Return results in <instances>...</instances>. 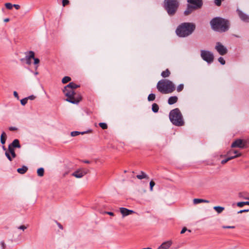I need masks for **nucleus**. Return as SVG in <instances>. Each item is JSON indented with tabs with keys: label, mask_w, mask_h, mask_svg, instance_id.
<instances>
[{
	"label": "nucleus",
	"mask_w": 249,
	"mask_h": 249,
	"mask_svg": "<svg viewBox=\"0 0 249 249\" xmlns=\"http://www.w3.org/2000/svg\"><path fill=\"white\" fill-rule=\"evenodd\" d=\"M210 23L213 30L219 32H225L229 28V21L220 17L213 18L211 21Z\"/></svg>",
	"instance_id": "f257e3e1"
},
{
	"label": "nucleus",
	"mask_w": 249,
	"mask_h": 249,
	"mask_svg": "<svg viewBox=\"0 0 249 249\" xmlns=\"http://www.w3.org/2000/svg\"><path fill=\"white\" fill-rule=\"evenodd\" d=\"M196 26L194 24L184 22L177 27L176 33L179 37H185L192 34Z\"/></svg>",
	"instance_id": "f03ea898"
},
{
	"label": "nucleus",
	"mask_w": 249,
	"mask_h": 249,
	"mask_svg": "<svg viewBox=\"0 0 249 249\" xmlns=\"http://www.w3.org/2000/svg\"><path fill=\"white\" fill-rule=\"evenodd\" d=\"M157 88L160 92L168 94L173 92L175 90V86L169 80L162 79L158 82Z\"/></svg>",
	"instance_id": "7ed1b4c3"
},
{
	"label": "nucleus",
	"mask_w": 249,
	"mask_h": 249,
	"mask_svg": "<svg viewBox=\"0 0 249 249\" xmlns=\"http://www.w3.org/2000/svg\"><path fill=\"white\" fill-rule=\"evenodd\" d=\"M171 122L175 125L182 126L184 124L182 114L178 108L172 110L169 113Z\"/></svg>",
	"instance_id": "20e7f679"
},
{
	"label": "nucleus",
	"mask_w": 249,
	"mask_h": 249,
	"mask_svg": "<svg viewBox=\"0 0 249 249\" xmlns=\"http://www.w3.org/2000/svg\"><path fill=\"white\" fill-rule=\"evenodd\" d=\"M63 92L67 97L66 100L72 104H77L82 99V96L79 93H75L72 89H63Z\"/></svg>",
	"instance_id": "39448f33"
},
{
	"label": "nucleus",
	"mask_w": 249,
	"mask_h": 249,
	"mask_svg": "<svg viewBox=\"0 0 249 249\" xmlns=\"http://www.w3.org/2000/svg\"><path fill=\"white\" fill-rule=\"evenodd\" d=\"M164 8L170 16L174 15L179 6L178 0H164Z\"/></svg>",
	"instance_id": "423d86ee"
},
{
	"label": "nucleus",
	"mask_w": 249,
	"mask_h": 249,
	"mask_svg": "<svg viewBox=\"0 0 249 249\" xmlns=\"http://www.w3.org/2000/svg\"><path fill=\"white\" fill-rule=\"evenodd\" d=\"M20 147V145L18 139L14 140L13 142L9 145L8 151L5 152V154L10 161H12L13 159L16 157L14 148Z\"/></svg>",
	"instance_id": "0eeeda50"
},
{
	"label": "nucleus",
	"mask_w": 249,
	"mask_h": 249,
	"mask_svg": "<svg viewBox=\"0 0 249 249\" xmlns=\"http://www.w3.org/2000/svg\"><path fill=\"white\" fill-rule=\"evenodd\" d=\"M200 56L202 59L208 64H211L213 61L214 56L212 52L202 50L200 51Z\"/></svg>",
	"instance_id": "6e6552de"
},
{
	"label": "nucleus",
	"mask_w": 249,
	"mask_h": 249,
	"mask_svg": "<svg viewBox=\"0 0 249 249\" xmlns=\"http://www.w3.org/2000/svg\"><path fill=\"white\" fill-rule=\"evenodd\" d=\"M231 147H238L241 149L247 147V141L242 139H237L235 140L231 144Z\"/></svg>",
	"instance_id": "1a4fd4ad"
},
{
	"label": "nucleus",
	"mask_w": 249,
	"mask_h": 249,
	"mask_svg": "<svg viewBox=\"0 0 249 249\" xmlns=\"http://www.w3.org/2000/svg\"><path fill=\"white\" fill-rule=\"evenodd\" d=\"M25 57L20 59V61H25L28 65L31 64V59L34 58L35 53L33 51H29L25 53Z\"/></svg>",
	"instance_id": "9d476101"
},
{
	"label": "nucleus",
	"mask_w": 249,
	"mask_h": 249,
	"mask_svg": "<svg viewBox=\"0 0 249 249\" xmlns=\"http://www.w3.org/2000/svg\"><path fill=\"white\" fill-rule=\"evenodd\" d=\"M187 2L194 10L200 8L203 4L202 0H187Z\"/></svg>",
	"instance_id": "9b49d317"
},
{
	"label": "nucleus",
	"mask_w": 249,
	"mask_h": 249,
	"mask_svg": "<svg viewBox=\"0 0 249 249\" xmlns=\"http://www.w3.org/2000/svg\"><path fill=\"white\" fill-rule=\"evenodd\" d=\"M215 49L221 55H225L227 53V49L226 47L223 46L220 42H217Z\"/></svg>",
	"instance_id": "f8f14e48"
},
{
	"label": "nucleus",
	"mask_w": 249,
	"mask_h": 249,
	"mask_svg": "<svg viewBox=\"0 0 249 249\" xmlns=\"http://www.w3.org/2000/svg\"><path fill=\"white\" fill-rule=\"evenodd\" d=\"M120 212L122 214L123 217H125L135 213L133 210H128L124 207H121L120 208Z\"/></svg>",
	"instance_id": "ddd939ff"
},
{
	"label": "nucleus",
	"mask_w": 249,
	"mask_h": 249,
	"mask_svg": "<svg viewBox=\"0 0 249 249\" xmlns=\"http://www.w3.org/2000/svg\"><path fill=\"white\" fill-rule=\"evenodd\" d=\"M238 15L242 20L244 22H249V16L243 13L241 11L237 10Z\"/></svg>",
	"instance_id": "4468645a"
},
{
	"label": "nucleus",
	"mask_w": 249,
	"mask_h": 249,
	"mask_svg": "<svg viewBox=\"0 0 249 249\" xmlns=\"http://www.w3.org/2000/svg\"><path fill=\"white\" fill-rule=\"evenodd\" d=\"M172 244V241L169 240L163 242L157 249H168Z\"/></svg>",
	"instance_id": "2eb2a0df"
},
{
	"label": "nucleus",
	"mask_w": 249,
	"mask_h": 249,
	"mask_svg": "<svg viewBox=\"0 0 249 249\" xmlns=\"http://www.w3.org/2000/svg\"><path fill=\"white\" fill-rule=\"evenodd\" d=\"M79 87H80L79 85H77V84L74 83L73 82H71L68 85H67L66 86H65L64 89H66V90L67 89H69V90L72 89V90H74V89L79 88Z\"/></svg>",
	"instance_id": "dca6fc26"
},
{
	"label": "nucleus",
	"mask_w": 249,
	"mask_h": 249,
	"mask_svg": "<svg viewBox=\"0 0 249 249\" xmlns=\"http://www.w3.org/2000/svg\"><path fill=\"white\" fill-rule=\"evenodd\" d=\"M86 174L87 173L85 172L81 171L80 170H77L72 174V176L75 177L76 178H81Z\"/></svg>",
	"instance_id": "f3484780"
},
{
	"label": "nucleus",
	"mask_w": 249,
	"mask_h": 249,
	"mask_svg": "<svg viewBox=\"0 0 249 249\" xmlns=\"http://www.w3.org/2000/svg\"><path fill=\"white\" fill-rule=\"evenodd\" d=\"M242 155L241 153H239L238 154H237V155H234V156H230L228 158H227V159H225V160H223L221 161V163L222 164H225L226 162H227L228 161L231 160H232L233 159H235L236 158H237V157H240Z\"/></svg>",
	"instance_id": "a211bd4d"
},
{
	"label": "nucleus",
	"mask_w": 249,
	"mask_h": 249,
	"mask_svg": "<svg viewBox=\"0 0 249 249\" xmlns=\"http://www.w3.org/2000/svg\"><path fill=\"white\" fill-rule=\"evenodd\" d=\"M209 202L210 201L208 200L200 198H194L193 199V203L195 205H196L200 203H209Z\"/></svg>",
	"instance_id": "6ab92c4d"
},
{
	"label": "nucleus",
	"mask_w": 249,
	"mask_h": 249,
	"mask_svg": "<svg viewBox=\"0 0 249 249\" xmlns=\"http://www.w3.org/2000/svg\"><path fill=\"white\" fill-rule=\"evenodd\" d=\"M178 97L176 96H171L168 99V103L169 105H173L178 101Z\"/></svg>",
	"instance_id": "aec40b11"
},
{
	"label": "nucleus",
	"mask_w": 249,
	"mask_h": 249,
	"mask_svg": "<svg viewBox=\"0 0 249 249\" xmlns=\"http://www.w3.org/2000/svg\"><path fill=\"white\" fill-rule=\"evenodd\" d=\"M28 170V167L26 166H23L21 168H18L17 171L20 174H24Z\"/></svg>",
	"instance_id": "412c9836"
},
{
	"label": "nucleus",
	"mask_w": 249,
	"mask_h": 249,
	"mask_svg": "<svg viewBox=\"0 0 249 249\" xmlns=\"http://www.w3.org/2000/svg\"><path fill=\"white\" fill-rule=\"evenodd\" d=\"M137 178L139 179H142L143 178H148V176L143 172L141 171L140 175H138L136 176Z\"/></svg>",
	"instance_id": "4be33fe9"
},
{
	"label": "nucleus",
	"mask_w": 249,
	"mask_h": 249,
	"mask_svg": "<svg viewBox=\"0 0 249 249\" xmlns=\"http://www.w3.org/2000/svg\"><path fill=\"white\" fill-rule=\"evenodd\" d=\"M194 9L190 5H188L186 10L184 12L185 15L187 16L191 14Z\"/></svg>",
	"instance_id": "5701e85b"
},
{
	"label": "nucleus",
	"mask_w": 249,
	"mask_h": 249,
	"mask_svg": "<svg viewBox=\"0 0 249 249\" xmlns=\"http://www.w3.org/2000/svg\"><path fill=\"white\" fill-rule=\"evenodd\" d=\"M170 74V72L168 69H166L165 71H163L161 73V75L163 78H166L168 77Z\"/></svg>",
	"instance_id": "b1692460"
},
{
	"label": "nucleus",
	"mask_w": 249,
	"mask_h": 249,
	"mask_svg": "<svg viewBox=\"0 0 249 249\" xmlns=\"http://www.w3.org/2000/svg\"><path fill=\"white\" fill-rule=\"evenodd\" d=\"M213 209L215 210V211L218 213H220L223 212V211L224 210V208L221 206H214L213 207Z\"/></svg>",
	"instance_id": "393cba45"
},
{
	"label": "nucleus",
	"mask_w": 249,
	"mask_h": 249,
	"mask_svg": "<svg viewBox=\"0 0 249 249\" xmlns=\"http://www.w3.org/2000/svg\"><path fill=\"white\" fill-rule=\"evenodd\" d=\"M6 137V135L5 133L4 132H3L0 136V142L2 144L5 143Z\"/></svg>",
	"instance_id": "a878e982"
},
{
	"label": "nucleus",
	"mask_w": 249,
	"mask_h": 249,
	"mask_svg": "<svg viewBox=\"0 0 249 249\" xmlns=\"http://www.w3.org/2000/svg\"><path fill=\"white\" fill-rule=\"evenodd\" d=\"M159 106L157 104L154 103L152 105V110L154 112H155V113L157 112L159 110Z\"/></svg>",
	"instance_id": "bb28decb"
},
{
	"label": "nucleus",
	"mask_w": 249,
	"mask_h": 249,
	"mask_svg": "<svg viewBox=\"0 0 249 249\" xmlns=\"http://www.w3.org/2000/svg\"><path fill=\"white\" fill-rule=\"evenodd\" d=\"M37 175L39 177H42L44 175V170L43 168H40L37 169Z\"/></svg>",
	"instance_id": "cd10ccee"
},
{
	"label": "nucleus",
	"mask_w": 249,
	"mask_h": 249,
	"mask_svg": "<svg viewBox=\"0 0 249 249\" xmlns=\"http://www.w3.org/2000/svg\"><path fill=\"white\" fill-rule=\"evenodd\" d=\"M71 80V78L69 76H65L62 79V82L63 84H66Z\"/></svg>",
	"instance_id": "c85d7f7f"
},
{
	"label": "nucleus",
	"mask_w": 249,
	"mask_h": 249,
	"mask_svg": "<svg viewBox=\"0 0 249 249\" xmlns=\"http://www.w3.org/2000/svg\"><path fill=\"white\" fill-rule=\"evenodd\" d=\"M245 205H249V201L246 202H239L237 203V206L239 207H242Z\"/></svg>",
	"instance_id": "c756f323"
},
{
	"label": "nucleus",
	"mask_w": 249,
	"mask_h": 249,
	"mask_svg": "<svg viewBox=\"0 0 249 249\" xmlns=\"http://www.w3.org/2000/svg\"><path fill=\"white\" fill-rule=\"evenodd\" d=\"M155 95L153 93L150 94L148 96V100L149 101H152L155 99Z\"/></svg>",
	"instance_id": "7c9ffc66"
},
{
	"label": "nucleus",
	"mask_w": 249,
	"mask_h": 249,
	"mask_svg": "<svg viewBox=\"0 0 249 249\" xmlns=\"http://www.w3.org/2000/svg\"><path fill=\"white\" fill-rule=\"evenodd\" d=\"M232 153H234L233 154V155H237V154H238L239 153H238V151L237 150H229L228 153H227V155H231Z\"/></svg>",
	"instance_id": "2f4dec72"
},
{
	"label": "nucleus",
	"mask_w": 249,
	"mask_h": 249,
	"mask_svg": "<svg viewBox=\"0 0 249 249\" xmlns=\"http://www.w3.org/2000/svg\"><path fill=\"white\" fill-rule=\"evenodd\" d=\"M99 126L103 129H106L107 128V124L105 123H100L99 124Z\"/></svg>",
	"instance_id": "473e14b6"
},
{
	"label": "nucleus",
	"mask_w": 249,
	"mask_h": 249,
	"mask_svg": "<svg viewBox=\"0 0 249 249\" xmlns=\"http://www.w3.org/2000/svg\"><path fill=\"white\" fill-rule=\"evenodd\" d=\"M183 88H184V85L183 84H181L180 85H179L178 87H177V90L178 92H180L181 91H182L183 89Z\"/></svg>",
	"instance_id": "72a5a7b5"
},
{
	"label": "nucleus",
	"mask_w": 249,
	"mask_h": 249,
	"mask_svg": "<svg viewBox=\"0 0 249 249\" xmlns=\"http://www.w3.org/2000/svg\"><path fill=\"white\" fill-rule=\"evenodd\" d=\"M5 5L6 8L8 9H11L13 7V5L11 3H6Z\"/></svg>",
	"instance_id": "f704fd0d"
},
{
	"label": "nucleus",
	"mask_w": 249,
	"mask_h": 249,
	"mask_svg": "<svg viewBox=\"0 0 249 249\" xmlns=\"http://www.w3.org/2000/svg\"><path fill=\"white\" fill-rule=\"evenodd\" d=\"M27 101H28V100H27V98H26V97L24 99H21L20 100L21 104L23 106L25 105L27 103Z\"/></svg>",
	"instance_id": "c9c22d12"
},
{
	"label": "nucleus",
	"mask_w": 249,
	"mask_h": 249,
	"mask_svg": "<svg viewBox=\"0 0 249 249\" xmlns=\"http://www.w3.org/2000/svg\"><path fill=\"white\" fill-rule=\"evenodd\" d=\"M80 134V132L79 131H72L71 132V135L72 137L76 136Z\"/></svg>",
	"instance_id": "e433bc0d"
},
{
	"label": "nucleus",
	"mask_w": 249,
	"mask_h": 249,
	"mask_svg": "<svg viewBox=\"0 0 249 249\" xmlns=\"http://www.w3.org/2000/svg\"><path fill=\"white\" fill-rule=\"evenodd\" d=\"M218 61L222 65H224L225 64V61L223 57H220L218 58Z\"/></svg>",
	"instance_id": "4c0bfd02"
},
{
	"label": "nucleus",
	"mask_w": 249,
	"mask_h": 249,
	"mask_svg": "<svg viewBox=\"0 0 249 249\" xmlns=\"http://www.w3.org/2000/svg\"><path fill=\"white\" fill-rule=\"evenodd\" d=\"M0 245L2 249H5L6 248V244L4 241H1L0 242Z\"/></svg>",
	"instance_id": "58836bf2"
},
{
	"label": "nucleus",
	"mask_w": 249,
	"mask_h": 249,
	"mask_svg": "<svg viewBox=\"0 0 249 249\" xmlns=\"http://www.w3.org/2000/svg\"><path fill=\"white\" fill-rule=\"evenodd\" d=\"M155 185V183L153 180H151L150 182V190L151 191H152L153 190V188Z\"/></svg>",
	"instance_id": "ea45409f"
},
{
	"label": "nucleus",
	"mask_w": 249,
	"mask_h": 249,
	"mask_svg": "<svg viewBox=\"0 0 249 249\" xmlns=\"http://www.w3.org/2000/svg\"><path fill=\"white\" fill-rule=\"evenodd\" d=\"M27 228V227L25 225H21L18 227V229L19 230H21L23 231H24L25 230H26Z\"/></svg>",
	"instance_id": "a19ab883"
},
{
	"label": "nucleus",
	"mask_w": 249,
	"mask_h": 249,
	"mask_svg": "<svg viewBox=\"0 0 249 249\" xmlns=\"http://www.w3.org/2000/svg\"><path fill=\"white\" fill-rule=\"evenodd\" d=\"M69 3V0H62L63 6H65L66 5L68 4Z\"/></svg>",
	"instance_id": "79ce46f5"
},
{
	"label": "nucleus",
	"mask_w": 249,
	"mask_h": 249,
	"mask_svg": "<svg viewBox=\"0 0 249 249\" xmlns=\"http://www.w3.org/2000/svg\"><path fill=\"white\" fill-rule=\"evenodd\" d=\"M36 98V97L34 95H30V96L26 97V98H27V100L29 99L31 100H33L35 99Z\"/></svg>",
	"instance_id": "37998d69"
},
{
	"label": "nucleus",
	"mask_w": 249,
	"mask_h": 249,
	"mask_svg": "<svg viewBox=\"0 0 249 249\" xmlns=\"http://www.w3.org/2000/svg\"><path fill=\"white\" fill-rule=\"evenodd\" d=\"M33 59L34 60V63L35 65H36V64H38L39 63L40 61H39V59L38 58H35L34 57V58H33Z\"/></svg>",
	"instance_id": "c03bdc74"
},
{
	"label": "nucleus",
	"mask_w": 249,
	"mask_h": 249,
	"mask_svg": "<svg viewBox=\"0 0 249 249\" xmlns=\"http://www.w3.org/2000/svg\"><path fill=\"white\" fill-rule=\"evenodd\" d=\"M215 3L217 6H220L221 4V0H214Z\"/></svg>",
	"instance_id": "a18cd8bd"
},
{
	"label": "nucleus",
	"mask_w": 249,
	"mask_h": 249,
	"mask_svg": "<svg viewBox=\"0 0 249 249\" xmlns=\"http://www.w3.org/2000/svg\"><path fill=\"white\" fill-rule=\"evenodd\" d=\"M14 96L17 99H19V96L18 95V93L17 91H14L13 92Z\"/></svg>",
	"instance_id": "49530a36"
},
{
	"label": "nucleus",
	"mask_w": 249,
	"mask_h": 249,
	"mask_svg": "<svg viewBox=\"0 0 249 249\" xmlns=\"http://www.w3.org/2000/svg\"><path fill=\"white\" fill-rule=\"evenodd\" d=\"M9 129L10 131H15L17 130V128H16V127L11 126L9 128Z\"/></svg>",
	"instance_id": "de8ad7c7"
},
{
	"label": "nucleus",
	"mask_w": 249,
	"mask_h": 249,
	"mask_svg": "<svg viewBox=\"0 0 249 249\" xmlns=\"http://www.w3.org/2000/svg\"><path fill=\"white\" fill-rule=\"evenodd\" d=\"M187 231V228H186V227H184V228L182 229V230H181V232H180V233H181V234H183V233H184L186 231Z\"/></svg>",
	"instance_id": "09e8293b"
},
{
	"label": "nucleus",
	"mask_w": 249,
	"mask_h": 249,
	"mask_svg": "<svg viewBox=\"0 0 249 249\" xmlns=\"http://www.w3.org/2000/svg\"><path fill=\"white\" fill-rule=\"evenodd\" d=\"M13 7H14L17 10L20 8V6L18 4H13Z\"/></svg>",
	"instance_id": "8fccbe9b"
},
{
	"label": "nucleus",
	"mask_w": 249,
	"mask_h": 249,
	"mask_svg": "<svg viewBox=\"0 0 249 249\" xmlns=\"http://www.w3.org/2000/svg\"><path fill=\"white\" fill-rule=\"evenodd\" d=\"M223 228L224 229H233L234 228V226H223Z\"/></svg>",
	"instance_id": "3c124183"
},
{
	"label": "nucleus",
	"mask_w": 249,
	"mask_h": 249,
	"mask_svg": "<svg viewBox=\"0 0 249 249\" xmlns=\"http://www.w3.org/2000/svg\"><path fill=\"white\" fill-rule=\"evenodd\" d=\"M249 210H240V211H239L238 212V213H242L243 212H248Z\"/></svg>",
	"instance_id": "603ef678"
},
{
	"label": "nucleus",
	"mask_w": 249,
	"mask_h": 249,
	"mask_svg": "<svg viewBox=\"0 0 249 249\" xmlns=\"http://www.w3.org/2000/svg\"><path fill=\"white\" fill-rule=\"evenodd\" d=\"M106 213L111 216H113L114 215V213L111 212H106Z\"/></svg>",
	"instance_id": "864d4df0"
},
{
	"label": "nucleus",
	"mask_w": 249,
	"mask_h": 249,
	"mask_svg": "<svg viewBox=\"0 0 249 249\" xmlns=\"http://www.w3.org/2000/svg\"><path fill=\"white\" fill-rule=\"evenodd\" d=\"M84 162L85 163H90V161H89V160H85V161H84Z\"/></svg>",
	"instance_id": "5fc2aeb1"
},
{
	"label": "nucleus",
	"mask_w": 249,
	"mask_h": 249,
	"mask_svg": "<svg viewBox=\"0 0 249 249\" xmlns=\"http://www.w3.org/2000/svg\"><path fill=\"white\" fill-rule=\"evenodd\" d=\"M2 148H3V149L4 150H5L6 151H7V150H6V148L5 147V146H2Z\"/></svg>",
	"instance_id": "6e6d98bb"
},
{
	"label": "nucleus",
	"mask_w": 249,
	"mask_h": 249,
	"mask_svg": "<svg viewBox=\"0 0 249 249\" xmlns=\"http://www.w3.org/2000/svg\"><path fill=\"white\" fill-rule=\"evenodd\" d=\"M38 74V72L37 71H36L35 72V75H36Z\"/></svg>",
	"instance_id": "4d7b16f0"
},
{
	"label": "nucleus",
	"mask_w": 249,
	"mask_h": 249,
	"mask_svg": "<svg viewBox=\"0 0 249 249\" xmlns=\"http://www.w3.org/2000/svg\"><path fill=\"white\" fill-rule=\"evenodd\" d=\"M5 21L7 22L8 21H9V19L8 18H6L4 20Z\"/></svg>",
	"instance_id": "13d9d810"
},
{
	"label": "nucleus",
	"mask_w": 249,
	"mask_h": 249,
	"mask_svg": "<svg viewBox=\"0 0 249 249\" xmlns=\"http://www.w3.org/2000/svg\"><path fill=\"white\" fill-rule=\"evenodd\" d=\"M241 195H242V194H241V193H240V194H239V196L241 197Z\"/></svg>",
	"instance_id": "bf43d9fd"
},
{
	"label": "nucleus",
	"mask_w": 249,
	"mask_h": 249,
	"mask_svg": "<svg viewBox=\"0 0 249 249\" xmlns=\"http://www.w3.org/2000/svg\"><path fill=\"white\" fill-rule=\"evenodd\" d=\"M84 133H85V132H83L81 133V134H83Z\"/></svg>",
	"instance_id": "052dcab7"
}]
</instances>
